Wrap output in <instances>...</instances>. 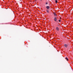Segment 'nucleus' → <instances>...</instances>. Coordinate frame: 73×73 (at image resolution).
Segmentation results:
<instances>
[{
	"mask_svg": "<svg viewBox=\"0 0 73 73\" xmlns=\"http://www.w3.org/2000/svg\"><path fill=\"white\" fill-rule=\"evenodd\" d=\"M64 46H65V47L67 48H68V45H67L66 44H65L64 45Z\"/></svg>",
	"mask_w": 73,
	"mask_h": 73,
	"instance_id": "1",
	"label": "nucleus"
},
{
	"mask_svg": "<svg viewBox=\"0 0 73 73\" xmlns=\"http://www.w3.org/2000/svg\"><path fill=\"white\" fill-rule=\"evenodd\" d=\"M46 8L47 9H49V8H50V7L48 6H47L46 7Z\"/></svg>",
	"mask_w": 73,
	"mask_h": 73,
	"instance_id": "2",
	"label": "nucleus"
},
{
	"mask_svg": "<svg viewBox=\"0 0 73 73\" xmlns=\"http://www.w3.org/2000/svg\"><path fill=\"white\" fill-rule=\"evenodd\" d=\"M54 20L55 21H57V18H56V17H55L54 18Z\"/></svg>",
	"mask_w": 73,
	"mask_h": 73,
	"instance_id": "3",
	"label": "nucleus"
},
{
	"mask_svg": "<svg viewBox=\"0 0 73 73\" xmlns=\"http://www.w3.org/2000/svg\"><path fill=\"white\" fill-rule=\"evenodd\" d=\"M56 30H57L58 31H59V28H58V27H56Z\"/></svg>",
	"mask_w": 73,
	"mask_h": 73,
	"instance_id": "4",
	"label": "nucleus"
},
{
	"mask_svg": "<svg viewBox=\"0 0 73 73\" xmlns=\"http://www.w3.org/2000/svg\"><path fill=\"white\" fill-rule=\"evenodd\" d=\"M53 13L54 16H57V15H56V14L55 13Z\"/></svg>",
	"mask_w": 73,
	"mask_h": 73,
	"instance_id": "5",
	"label": "nucleus"
},
{
	"mask_svg": "<svg viewBox=\"0 0 73 73\" xmlns=\"http://www.w3.org/2000/svg\"><path fill=\"white\" fill-rule=\"evenodd\" d=\"M46 11L47 13H49V11L48 10H46Z\"/></svg>",
	"mask_w": 73,
	"mask_h": 73,
	"instance_id": "6",
	"label": "nucleus"
},
{
	"mask_svg": "<svg viewBox=\"0 0 73 73\" xmlns=\"http://www.w3.org/2000/svg\"><path fill=\"white\" fill-rule=\"evenodd\" d=\"M66 60H67V61H68V58H67V57L66 58Z\"/></svg>",
	"mask_w": 73,
	"mask_h": 73,
	"instance_id": "7",
	"label": "nucleus"
},
{
	"mask_svg": "<svg viewBox=\"0 0 73 73\" xmlns=\"http://www.w3.org/2000/svg\"><path fill=\"white\" fill-rule=\"evenodd\" d=\"M55 3H57V0L55 1Z\"/></svg>",
	"mask_w": 73,
	"mask_h": 73,
	"instance_id": "8",
	"label": "nucleus"
},
{
	"mask_svg": "<svg viewBox=\"0 0 73 73\" xmlns=\"http://www.w3.org/2000/svg\"><path fill=\"white\" fill-rule=\"evenodd\" d=\"M59 22H60V21H61V20H59Z\"/></svg>",
	"mask_w": 73,
	"mask_h": 73,
	"instance_id": "9",
	"label": "nucleus"
},
{
	"mask_svg": "<svg viewBox=\"0 0 73 73\" xmlns=\"http://www.w3.org/2000/svg\"><path fill=\"white\" fill-rule=\"evenodd\" d=\"M46 4H48V3L47 2L46 3Z\"/></svg>",
	"mask_w": 73,
	"mask_h": 73,
	"instance_id": "10",
	"label": "nucleus"
},
{
	"mask_svg": "<svg viewBox=\"0 0 73 73\" xmlns=\"http://www.w3.org/2000/svg\"><path fill=\"white\" fill-rule=\"evenodd\" d=\"M36 0H35V1H36Z\"/></svg>",
	"mask_w": 73,
	"mask_h": 73,
	"instance_id": "11",
	"label": "nucleus"
}]
</instances>
